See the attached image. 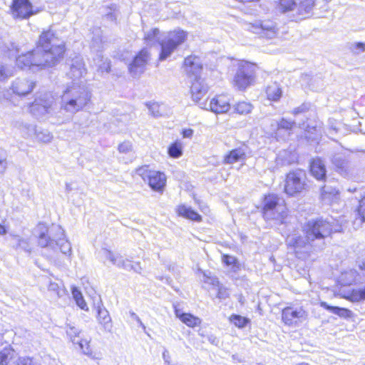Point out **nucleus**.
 <instances>
[{
  "mask_svg": "<svg viewBox=\"0 0 365 365\" xmlns=\"http://www.w3.org/2000/svg\"><path fill=\"white\" fill-rule=\"evenodd\" d=\"M53 97L50 93H43L37 97L30 106V112L36 118H43L53 110Z\"/></svg>",
  "mask_w": 365,
  "mask_h": 365,
  "instance_id": "obj_10",
  "label": "nucleus"
},
{
  "mask_svg": "<svg viewBox=\"0 0 365 365\" xmlns=\"http://www.w3.org/2000/svg\"><path fill=\"white\" fill-rule=\"evenodd\" d=\"M306 173L302 170H297L287 175L284 190L289 195H294L302 192L306 188Z\"/></svg>",
  "mask_w": 365,
  "mask_h": 365,
  "instance_id": "obj_9",
  "label": "nucleus"
},
{
  "mask_svg": "<svg viewBox=\"0 0 365 365\" xmlns=\"http://www.w3.org/2000/svg\"><path fill=\"white\" fill-rule=\"evenodd\" d=\"M183 68L187 76L190 79L201 77L202 63L200 58L196 56H190L185 58Z\"/></svg>",
  "mask_w": 365,
  "mask_h": 365,
  "instance_id": "obj_15",
  "label": "nucleus"
},
{
  "mask_svg": "<svg viewBox=\"0 0 365 365\" xmlns=\"http://www.w3.org/2000/svg\"><path fill=\"white\" fill-rule=\"evenodd\" d=\"M97 319L103 330L110 332L113 328L112 320L108 311L103 306L101 302L97 305Z\"/></svg>",
  "mask_w": 365,
  "mask_h": 365,
  "instance_id": "obj_23",
  "label": "nucleus"
},
{
  "mask_svg": "<svg viewBox=\"0 0 365 365\" xmlns=\"http://www.w3.org/2000/svg\"><path fill=\"white\" fill-rule=\"evenodd\" d=\"M193 134V130L192 129H185L182 130V136L184 138H191Z\"/></svg>",
  "mask_w": 365,
  "mask_h": 365,
  "instance_id": "obj_63",
  "label": "nucleus"
},
{
  "mask_svg": "<svg viewBox=\"0 0 365 365\" xmlns=\"http://www.w3.org/2000/svg\"><path fill=\"white\" fill-rule=\"evenodd\" d=\"M99 255L101 258L108 259L113 264H115L120 255H115L110 250L103 248L99 252Z\"/></svg>",
  "mask_w": 365,
  "mask_h": 365,
  "instance_id": "obj_44",
  "label": "nucleus"
},
{
  "mask_svg": "<svg viewBox=\"0 0 365 365\" xmlns=\"http://www.w3.org/2000/svg\"><path fill=\"white\" fill-rule=\"evenodd\" d=\"M11 12L14 19H29L36 13L29 0H13Z\"/></svg>",
  "mask_w": 365,
  "mask_h": 365,
  "instance_id": "obj_13",
  "label": "nucleus"
},
{
  "mask_svg": "<svg viewBox=\"0 0 365 365\" xmlns=\"http://www.w3.org/2000/svg\"><path fill=\"white\" fill-rule=\"evenodd\" d=\"M12 128L23 138H29L34 136L36 126L23 119H16L11 122Z\"/></svg>",
  "mask_w": 365,
  "mask_h": 365,
  "instance_id": "obj_20",
  "label": "nucleus"
},
{
  "mask_svg": "<svg viewBox=\"0 0 365 365\" xmlns=\"http://www.w3.org/2000/svg\"><path fill=\"white\" fill-rule=\"evenodd\" d=\"M150 59V53L147 48H143L134 58L129 65V71L133 77L139 76L145 70L148 61Z\"/></svg>",
  "mask_w": 365,
  "mask_h": 365,
  "instance_id": "obj_14",
  "label": "nucleus"
},
{
  "mask_svg": "<svg viewBox=\"0 0 365 365\" xmlns=\"http://www.w3.org/2000/svg\"><path fill=\"white\" fill-rule=\"evenodd\" d=\"M34 86L35 83L33 81L29 80L26 78H17L12 82L10 89L16 96H24L30 93L33 91Z\"/></svg>",
  "mask_w": 365,
  "mask_h": 365,
  "instance_id": "obj_18",
  "label": "nucleus"
},
{
  "mask_svg": "<svg viewBox=\"0 0 365 365\" xmlns=\"http://www.w3.org/2000/svg\"><path fill=\"white\" fill-rule=\"evenodd\" d=\"M312 175L318 180H324L326 177V167L324 163L319 158L312 160L310 164Z\"/></svg>",
  "mask_w": 365,
  "mask_h": 365,
  "instance_id": "obj_27",
  "label": "nucleus"
},
{
  "mask_svg": "<svg viewBox=\"0 0 365 365\" xmlns=\"http://www.w3.org/2000/svg\"><path fill=\"white\" fill-rule=\"evenodd\" d=\"M168 154L170 157L178 158L182 154V144L180 142H175L168 148Z\"/></svg>",
  "mask_w": 365,
  "mask_h": 365,
  "instance_id": "obj_41",
  "label": "nucleus"
},
{
  "mask_svg": "<svg viewBox=\"0 0 365 365\" xmlns=\"http://www.w3.org/2000/svg\"><path fill=\"white\" fill-rule=\"evenodd\" d=\"M262 212L264 220L272 226L284 224L287 217L284 200L275 194L264 196Z\"/></svg>",
  "mask_w": 365,
  "mask_h": 365,
  "instance_id": "obj_6",
  "label": "nucleus"
},
{
  "mask_svg": "<svg viewBox=\"0 0 365 365\" xmlns=\"http://www.w3.org/2000/svg\"><path fill=\"white\" fill-rule=\"evenodd\" d=\"M341 231V225L331 217H320L309 220L303 226L305 236L298 234L289 235L287 245L294 249L297 257L307 259L312 252L324 249V239L332 232Z\"/></svg>",
  "mask_w": 365,
  "mask_h": 365,
  "instance_id": "obj_1",
  "label": "nucleus"
},
{
  "mask_svg": "<svg viewBox=\"0 0 365 365\" xmlns=\"http://www.w3.org/2000/svg\"><path fill=\"white\" fill-rule=\"evenodd\" d=\"M350 51L354 54H360L365 51V43L354 42L349 46Z\"/></svg>",
  "mask_w": 365,
  "mask_h": 365,
  "instance_id": "obj_46",
  "label": "nucleus"
},
{
  "mask_svg": "<svg viewBox=\"0 0 365 365\" xmlns=\"http://www.w3.org/2000/svg\"><path fill=\"white\" fill-rule=\"evenodd\" d=\"M34 235L40 247L53 250L58 247L63 255H71V246L70 242L65 240L64 231L61 227L53 225L48 228L44 224L39 223L35 229Z\"/></svg>",
  "mask_w": 365,
  "mask_h": 365,
  "instance_id": "obj_3",
  "label": "nucleus"
},
{
  "mask_svg": "<svg viewBox=\"0 0 365 365\" xmlns=\"http://www.w3.org/2000/svg\"><path fill=\"white\" fill-rule=\"evenodd\" d=\"M230 321L235 327L240 329L245 327L247 324L250 322L248 318L242 317L241 315L238 314H232L230 317Z\"/></svg>",
  "mask_w": 365,
  "mask_h": 365,
  "instance_id": "obj_36",
  "label": "nucleus"
},
{
  "mask_svg": "<svg viewBox=\"0 0 365 365\" xmlns=\"http://www.w3.org/2000/svg\"><path fill=\"white\" fill-rule=\"evenodd\" d=\"M150 187L158 192L162 191L166 183L165 175L163 173L153 170L147 180Z\"/></svg>",
  "mask_w": 365,
  "mask_h": 365,
  "instance_id": "obj_24",
  "label": "nucleus"
},
{
  "mask_svg": "<svg viewBox=\"0 0 365 365\" xmlns=\"http://www.w3.org/2000/svg\"><path fill=\"white\" fill-rule=\"evenodd\" d=\"M130 317H132V319L135 320L138 322V324H139V326L141 327L144 330H145V326L142 322V321L140 320L139 317L134 312H130Z\"/></svg>",
  "mask_w": 365,
  "mask_h": 365,
  "instance_id": "obj_59",
  "label": "nucleus"
},
{
  "mask_svg": "<svg viewBox=\"0 0 365 365\" xmlns=\"http://www.w3.org/2000/svg\"><path fill=\"white\" fill-rule=\"evenodd\" d=\"M72 294H73V297L76 302V304L81 309H83V310L88 309L81 292L76 287H73L72 289Z\"/></svg>",
  "mask_w": 365,
  "mask_h": 365,
  "instance_id": "obj_38",
  "label": "nucleus"
},
{
  "mask_svg": "<svg viewBox=\"0 0 365 365\" xmlns=\"http://www.w3.org/2000/svg\"><path fill=\"white\" fill-rule=\"evenodd\" d=\"M102 48L101 38H93L91 42V48L97 52L96 57L93 58L94 63L101 72L108 73L110 69V61L107 58H104L101 53H99Z\"/></svg>",
  "mask_w": 365,
  "mask_h": 365,
  "instance_id": "obj_16",
  "label": "nucleus"
},
{
  "mask_svg": "<svg viewBox=\"0 0 365 365\" xmlns=\"http://www.w3.org/2000/svg\"><path fill=\"white\" fill-rule=\"evenodd\" d=\"M175 314V316L181 321L182 317L185 316L187 313L183 312L180 309H179L176 305L174 306Z\"/></svg>",
  "mask_w": 365,
  "mask_h": 365,
  "instance_id": "obj_60",
  "label": "nucleus"
},
{
  "mask_svg": "<svg viewBox=\"0 0 365 365\" xmlns=\"http://www.w3.org/2000/svg\"><path fill=\"white\" fill-rule=\"evenodd\" d=\"M235 113L240 115H247L251 113L253 106L250 103L246 101H240L233 106Z\"/></svg>",
  "mask_w": 365,
  "mask_h": 365,
  "instance_id": "obj_33",
  "label": "nucleus"
},
{
  "mask_svg": "<svg viewBox=\"0 0 365 365\" xmlns=\"http://www.w3.org/2000/svg\"><path fill=\"white\" fill-rule=\"evenodd\" d=\"M191 86L190 92L193 101L197 102L202 99V98L207 92V86L204 83V80L200 77L198 78L190 79Z\"/></svg>",
  "mask_w": 365,
  "mask_h": 365,
  "instance_id": "obj_22",
  "label": "nucleus"
},
{
  "mask_svg": "<svg viewBox=\"0 0 365 365\" xmlns=\"http://www.w3.org/2000/svg\"><path fill=\"white\" fill-rule=\"evenodd\" d=\"M358 214L361 217V220L365 222V196L359 202Z\"/></svg>",
  "mask_w": 365,
  "mask_h": 365,
  "instance_id": "obj_53",
  "label": "nucleus"
},
{
  "mask_svg": "<svg viewBox=\"0 0 365 365\" xmlns=\"http://www.w3.org/2000/svg\"><path fill=\"white\" fill-rule=\"evenodd\" d=\"M321 197L324 202L331 204L338 200L339 190L337 182L335 181L327 182L321 190Z\"/></svg>",
  "mask_w": 365,
  "mask_h": 365,
  "instance_id": "obj_19",
  "label": "nucleus"
},
{
  "mask_svg": "<svg viewBox=\"0 0 365 365\" xmlns=\"http://www.w3.org/2000/svg\"><path fill=\"white\" fill-rule=\"evenodd\" d=\"M223 262L227 265H234L237 262V259L235 257L230 255H224L222 257Z\"/></svg>",
  "mask_w": 365,
  "mask_h": 365,
  "instance_id": "obj_56",
  "label": "nucleus"
},
{
  "mask_svg": "<svg viewBox=\"0 0 365 365\" xmlns=\"http://www.w3.org/2000/svg\"><path fill=\"white\" fill-rule=\"evenodd\" d=\"M14 68L8 65L0 64V81H4L14 75Z\"/></svg>",
  "mask_w": 365,
  "mask_h": 365,
  "instance_id": "obj_42",
  "label": "nucleus"
},
{
  "mask_svg": "<svg viewBox=\"0 0 365 365\" xmlns=\"http://www.w3.org/2000/svg\"><path fill=\"white\" fill-rule=\"evenodd\" d=\"M181 322L187 327L194 328L199 326L202 321L199 317L188 313L186 314L185 316L182 317Z\"/></svg>",
  "mask_w": 365,
  "mask_h": 365,
  "instance_id": "obj_37",
  "label": "nucleus"
},
{
  "mask_svg": "<svg viewBox=\"0 0 365 365\" xmlns=\"http://www.w3.org/2000/svg\"><path fill=\"white\" fill-rule=\"evenodd\" d=\"M307 110H308V107L306 105L303 104V105L300 106L299 107L294 108L292 111V113L296 115L297 114L304 113V112L307 111Z\"/></svg>",
  "mask_w": 365,
  "mask_h": 365,
  "instance_id": "obj_58",
  "label": "nucleus"
},
{
  "mask_svg": "<svg viewBox=\"0 0 365 365\" xmlns=\"http://www.w3.org/2000/svg\"><path fill=\"white\" fill-rule=\"evenodd\" d=\"M114 265L128 271H129L131 267L130 261L128 259H124L120 255L118 257Z\"/></svg>",
  "mask_w": 365,
  "mask_h": 365,
  "instance_id": "obj_49",
  "label": "nucleus"
},
{
  "mask_svg": "<svg viewBox=\"0 0 365 365\" xmlns=\"http://www.w3.org/2000/svg\"><path fill=\"white\" fill-rule=\"evenodd\" d=\"M320 306L327 311L336 314L341 318L349 319L351 318L353 315L352 312L346 308L330 306L325 302H321Z\"/></svg>",
  "mask_w": 365,
  "mask_h": 365,
  "instance_id": "obj_28",
  "label": "nucleus"
},
{
  "mask_svg": "<svg viewBox=\"0 0 365 365\" xmlns=\"http://www.w3.org/2000/svg\"><path fill=\"white\" fill-rule=\"evenodd\" d=\"M307 317V312L302 306H288L282 312V321L289 326H297L306 321Z\"/></svg>",
  "mask_w": 365,
  "mask_h": 365,
  "instance_id": "obj_11",
  "label": "nucleus"
},
{
  "mask_svg": "<svg viewBox=\"0 0 365 365\" xmlns=\"http://www.w3.org/2000/svg\"><path fill=\"white\" fill-rule=\"evenodd\" d=\"M90 341L87 339H81L79 341H76V344H78L80 349L82 350L83 353L92 359H97L96 354L93 353L90 348L89 345Z\"/></svg>",
  "mask_w": 365,
  "mask_h": 365,
  "instance_id": "obj_40",
  "label": "nucleus"
},
{
  "mask_svg": "<svg viewBox=\"0 0 365 365\" xmlns=\"http://www.w3.org/2000/svg\"><path fill=\"white\" fill-rule=\"evenodd\" d=\"M17 247L24 250L27 252H31V247L29 243V240L26 239L21 238L19 237H17Z\"/></svg>",
  "mask_w": 365,
  "mask_h": 365,
  "instance_id": "obj_52",
  "label": "nucleus"
},
{
  "mask_svg": "<svg viewBox=\"0 0 365 365\" xmlns=\"http://www.w3.org/2000/svg\"><path fill=\"white\" fill-rule=\"evenodd\" d=\"M247 150V148L245 145L232 150L224 157L223 163L225 164H233L244 160L246 158Z\"/></svg>",
  "mask_w": 365,
  "mask_h": 365,
  "instance_id": "obj_26",
  "label": "nucleus"
},
{
  "mask_svg": "<svg viewBox=\"0 0 365 365\" xmlns=\"http://www.w3.org/2000/svg\"><path fill=\"white\" fill-rule=\"evenodd\" d=\"M344 297L351 302H359L361 300H364L365 287L363 289H353Z\"/></svg>",
  "mask_w": 365,
  "mask_h": 365,
  "instance_id": "obj_35",
  "label": "nucleus"
},
{
  "mask_svg": "<svg viewBox=\"0 0 365 365\" xmlns=\"http://www.w3.org/2000/svg\"><path fill=\"white\" fill-rule=\"evenodd\" d=\"M228 296H229V293H228L227 290L225 288L220 287L218 289V292H217V297L219 299H225L227 298Z\"/></svg>",
  "mask_w": 365,
  "mask_h": 365,
  "instance_id": "obj_57",
  "label": "nucleus"
},
{
  "mask_svg": "<svg viewBox=\"0 0 365 365\" xmlns=\"http://www.w3.org/2000/svg\"><path fill=\"white\" fill-rule=\"evenodd\" d=\"M7 152L4 149L0 148V174L4 173L7 168Z\"/></svg>",
  "mask_w": 365,
  "mask_h": 365,
  "instance_id": "obj_45",
  "label": "nucleus"
},
{
  "mask_svg": "<svg viewBox=\"0 0 365 365\" xmlns=\"http://www.w3.org/2000/svg\"><path fill=\"white\" fill-rule=\"evenodd\" d=\"M64 51L63 41L49 29L42 32L34 50L16 58V64L21 68L28 67L33 70L52 66L63 58Z\"/></svg>",
  "mask_w": 365,
  "mask_h": 365,
  "instance_id": "obj_2",
  "label": "nucleus"
},
{
  "mask_svg": "<svg viewBox=\"0 0 365 365\" xmlns=\"http://www.w3.org/2000/svg\"><path fill=\"white\" fill-rule=\"evenodd\" d=\"M163 359L164 360V362L165 364L167 365H170V354L168 351V350H165L163 352Z\"/></svg>",
  "mask_w": 365,
  "mask_h": 365,
  "instance_id": "obj_61",
  "label": "nucleus"
},
{
  "mask_svg": "<svg viewBox=\"0 0 365 365\" xmlns=\"http://www.w3.org/2000/svg\"><path fill=\"white\" fill-rule=\"evenodd\" d=\"M314 5V0H302L299 4L295 0H279L277 9L293 21H297L309 15Z\"/></svg>",
  "mask_w": 365,
  "mask_h": 365,
  "instance_id": "obj_7",
  "label": "nucleus"
},
{
  "mask_svg": "<svg viewBox=\"0 0 365 365\" xmlns=\"http://www.w3.org/2000/svg\"><path fill=\"white\" fill-rule=\"evenodd\" d=\"M158 29H153L145 34L144 40L148 45H153L158 42L161 46L159 60L163 61L167 59L178 46L182 44L187 38V34L182 30H175L168 32L166 36L160 38Z\"/></svg>",
  "mask_w": 365,
  "mask_h": 365,
  "instance_id": "obj_4",
  "label": "nucleus"
},
{
  "mask_svg": "<svg viewBox=\"0 0 365 365\" xmlns=\"http://www.w3.org/2000/svg\"><path fill=\"white\" fill-rule=\"evenodd\" d=\"M48 290L50 292L53 293V294L58 298H61L66 294V289L61 287V286L56 282H50L48 287Z\"/></svg>",
  "mask_w": 365,
  "mask_h": 365,
  "instance_id": "obj_43",
  "label": "nucleus"
},
{
  "mask_svg": "<svg viewBox=\"0 0 365 365\" xmlns=\"http://www.w3.org/2000/svg\"><path fill=\"white\" fill-rule=\"evenodd\" d=\"M204 106H200L202 108L210 110L215 113H224L227 112L230 108V104L226 96H218L213 98L209 103H202Z\"/></svg>",
  "mask_w": 365,
  "mask_h": 365,
  "instance_id": "obj_17",
  "label": "nucleus"
},
{
  "mask_svg": "<svg viewBox=\"0 0 365 365\" xmlns=\"http://www.w3.org/2000/svg\"><path fill=\"white\" fill-rule=\"evenodd\" d=\"M255 66L247 61H242L234 78V83L240 90H244L255 81Z\"/></svg>",
  "mask_w": 365,
  "mask_h": 365,
  "instance_id": "obj_8",
  "label": "nucleus"
},
{
  "mask_svg": "<svg viewBox=\"0 0 365 365\" xmlns=\"http://www.w3.org/2000/svg\"><path fill=\"white\" fill-rule=\"evenodd\" d=\"M246 29L252 33L269 39L274 38L277 34L276 24L269 20L248 24L246 25Z\"/></svg>",
  "mask_w": 365,
  "mask_h": 365,
  "instance_id": "obj_12",
  "label": "nucleus"
},
{
  "mask_svg": "<svg viewBox=\"0 0 365 365\" xmlns=\"http://www.w3.org/2000/svg\"><path fill=\"white\" fill-rule=\"evenodd\" d=\"M19 365H40L32 358L23 357L19 359Z\"/></svg>",
  "mask_w": 365,
  "mask_h": 365,
  "instance_id": "obj_54",
  "label": "nucleus"
},
{
  "mask_svg": "<svg viewBox=\"0 0 365 365\" xmlns=\"http://www.w3.org/2000/svg\"><path fill=\"white\" fill-rule=\"evenodd\" d=\"M207 341L212 344H214V345H217L218 343H219V339L214 335L211 334V335H208L207 336Z\"/></svg>",
  "mask_w": 365,
  "mask_h": 365,
  "instance_id": "obj_62",
  "label": "nucleus"
},
{
  "mask_svg": "<svg viewBox=\"0 0 365 365\" xmlns=\"http://www.w3.org/2000/svg\"><path fill=\"white\" fill-rule=\"evenodd\" d=\"M357 275V272L354 269L344 271L339 277V282L343 285L351 284L356 281Z\"/></svg>",
  "mask_w": 365,
  "mask_h": 365,
  "instance_id": "obj_30",
  "label": "nucleus"
},
{
  "mask_svg": "<svg viewBox=\"0 0 365 365\" xmlns=\"http://www.w3.org/2000/svg\"><path fill=\"white\" fill-rule=\"evenodd\" d=\"M178 215L185 218L200 221V215L193 210L190 207H187L185 205H180L178 208Z\"/></svg>",
  "mask_w": 365,
  "mask_h": 365,
  "instance_id": "obj_29",
  "label": "nucleus"
},
{
  "mask_svg": "<svg viewBox=\"0 0 365 365\" xmlns=\"http://www.w3.org/2000/svg\"><path fill=\"white\" fill-rule=\"evenodd\" d=\"M90 99L91 94L87 87L81 82H73L61 96V108L73 114L83 109Z\"/></svg>",
  "mask_w": 365,
  "mask_h": 365,
  "instance_id": "obj_5",
  "label": "nucleus"
},
{
  "mask_svg": "<svg viewBox=\"0 0 365 365\" xmlns=\"http://www.w3.org/2000/svg\"><path fill=\"white\" fill-rule=\"evenodd\" d=\"M266 93L268 99L272 101H277L282 96V91L279 86L274 83L267 86Z\"/></svg>",
  "mask_w": 365,
  "mask_h": 365,
  "instance_id": "obj_32",
  "label": "nucleus"
},
{
  "mask_svg": "<svg viewBox=\"0 0 365 365\" xmlns=\"http://www.w3.org/2000/svg\"><path fill=\"white\" fill-rule=\"evenodd\" d=\"M34 135L36 136L37 140L42 143H50L53 138L52 134L48 130L37 128L34 131Z\"/></svg>",
  "mask_w": 365,
  "mask_h": 365,
  "instance_id": "obj_34",
  "label": "nucleus"
},
{
  "mask_svg": "<svg viewBox=\"0 0 365 365\" xmlns=\"http://www.w3.org/2000/svg\"><path fill=\"white\" fill-rule=\"evenodd\" d=\"M332 163L336 166L337 171L342 175H346L347 162L344 159L341 155H336L332 158Z\"/></svg>",
  "mask_w": 365,
  "mask_h": 365,
  "instance_id": "obj_31",
  "label": "nucleus"
},
{
  "mask_svg": "<svg viewBox=\"0 0 365 365\" xmlns=\"http://www.w3.org/2000/svg\"><path fill=\"white\" fill-rule=\"evenodd\" d=\"M80 333V330L73 326H68L66 330L67 335L73 344H76V339L79 337Z\"/></svg>",
  "mask_w": 365,
  "mask_h": 365,
  "instance_id": "obj_47",
  "label": "nucleus"
},
{
  "mask_svg": "<svg viewBox=\"0 0 365 365\" xmlns=\"http://www.w3.org/2000/svg\"><path fill=\"white\" fill-rule=\"evenodd\" d=\"M131 144L130 142H123L118 146V150L120 153H128L131 150Z\"/></svg>",
  "mask_w": 365,
  "mask_h": 365,
  "instance_id": "obj_55",
  "label": "nucleus"
},
{
  "mask_svg": "<svg viewBox=\"0 0 365 365\" xmlns=\"http://www.w3.org/2000/svg\"><path fill=\"white\" fill-rule=\"evenodd\" d=\"M4 51L8 52L9 58H16V54L18 53V48L14 43H10L9 46H5Z\"/></svg>",
  "mask_w": 365,
  "mask_h": 365,
  "instance_id": "obj_51",
  "label": "nucleus"
},
{
  "mask_svg": "<svg viewBox=\"0 0 365 365\" xmlns=\"http://www.w3.org/2000/svg\"><path fill=\"white\" fill-rule=\"evenodd\" d=\"M21 358L10 346L0 351V365H19Z\"/></svg>",
  "mask_w": 365,
  "mask_h": 365,
  "instance_id": "obj_25",
  "label": "nucleus"
},
{
  "mask_svg": "<svg viewBox=\"0 0 365 365\" xmlns=\"http://www.w3.org/2000/svg\"><path fill=\"white\" fill-rule=\"evenodd\" d=\"M153 170L148 169V166L145 165L140 167L136 170V174L140 176L143 180L145 182L148 179V175Z\"/></svg>",
  "mask_w": 365,
  "mask_h": 365,
  "instance_id": "obj_50",
  "label": "nucleus"
},
{
  "mask_svg": "<svg viewBox=\"0 0 365 365\" xmlns=\"http://www.w3.org/2000/svg\"><path fill=\"white\" fill-rule=\"evenodd\" d=\"M294 125H295L294 121L287 120L284 118H282L279 121L276 122V127H277L276 135H279V132L281 130H285L286 131L291 130Z\"/></svg>",
  "mask_w": 365,
  "mask_h": 365,
  "instance_id": "obj_39",
  "label": "nucleus"
},
{
  "mask_svg": "<svg viewBox=\"0 0 365 365\" xmlns=\"http://www.w3.org/2000/svg\"><path fill=\"white\" fill-rule=\"evenodd\" d=\"M146 106L148 108L150 114L154 117H158L161 115L160 111V105L155 102L146 103Z\"/></svg>",
  "mask_w": 365,
  "mask_h": 365,
  "instance_id": "obj_48",
  "label": "nucleus"
},
{
  "mask_svg": "<svg viewBox=\"0 0 365 365\" xmlns=\"http://www.w3.org/2000/svg\"><path fill=\"white\" fill-rule=\"evenodd\" d=\"M142 268L139 263H136L135 264H131V267L130 270H133L135 272L140 273Z\"/></svg>",
  "mask_w": 365,
  "mask_h": 365,
  "instance_id": "obj_64",
  "label": "nucleus"
},
{
  "mask_svg": "<svg viewBox=\"0 0 365 365\" xmlns=\"http://www.w3.org/2000/svg\"><path fill=\"white\" fill-rule=\"evenodd\" d=\"M69 65L70 71L67 75L73 79V82H76V81H78L86 72L83 59L80 56H76Z\"/></svg>",
  "mask_w": 365,
  "mask_h": 365,
  "instance_id": "obj_21",
  "label": "nucleus"
}]
</instances>
